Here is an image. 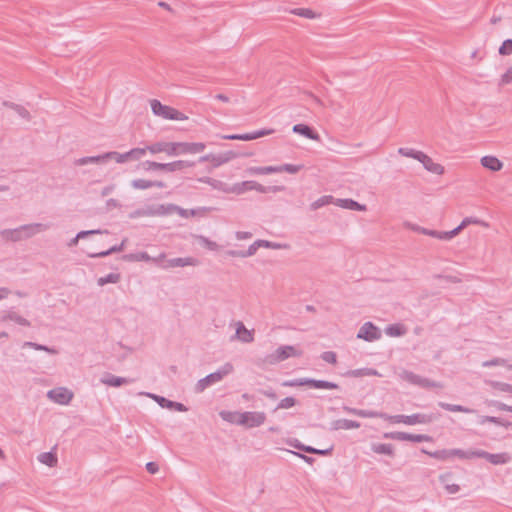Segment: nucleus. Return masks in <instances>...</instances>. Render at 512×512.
Listing matches in <instances>:
<instances>
[{
    "mask_svg": "<svg viewBox=\"0 0 512 512\" xmlns=\"http://www.w3.org/2000/svg\"><path fill=\"white\" fill-rule=\"evenodd\" d=\"M50 228V224L45 223H32L21 225L15 229H4L0 231V236L11 242H19L29 239L39 232L46 231Z\"/></svg>",
    "mask_w": 512,
    "mask_h": 512,
    "instance_id": "nucleus-1",
    "label": "nucleus"
},
{
    "mask_svg": "<svg viewBox=\"0 0 512 512\" xmlns=\"http://www.w3.org/2000/svg\"><path fill=\"white\" fill-rule=\"evenodd\" d=\"M470 223L481 224L485 227L488 226L487 223H485L481 220L467 217V218H464L462 220V222L451 231L441 232V231H437V230H430V229L420 228V227L417 228V231L421 232L424 235H428V236H431V237H434V238H437L440 240H450L453 237H455L456 235H458Z\"/></svg>",
    "mask_w": 512,
    "mask_h": 512,
    "instance_id": "nucleus-2",
    "label": "nucleus"
},
{
    "mask_svg": "<svg viewBox=\"0 0 512 512\" xmlns=\"http://www.w3.org/2000/svg\"><path fill=\"white\" fill-rule=\"evenodd\" d=\"M284 387H299V386H309L314 389H338L339 385L334 382L326 381V380H316L312 378H298L287 380L282 383Z\"/></svg>",
    "mask_w": 512,
    "mask_h": 512,
    "instance_id": "nucleus-3",
    "label": "nucleus"
},
{
    "mask_svg": "<svg viewBox=\"0 0 512 512\" xmlns=\"http://www.w3.org/2000/svg\"><path fill=\"white\" fill-rule=\"evenodd\" d=\"M152 112L163 119L168 120H185L187 117L175 108L163 105L159 100L153 99L150 101Z\"/></svg>",
    "mask_w": 512,
    "mask_h": 512,
    "instance_id": "nucleus-4",
    "label": "nucleus"
},
{
    "mask_svg": "<svg viewBox=\"0 0 512 512\" xmlns=\"http://www.w3.org/2000/svg\"><path fill=\"white\" fill-rule=\"evenodd\" d=\"M302 351L291 345H284L278 347L272 354L266 357V362L269 364H277L290 357H300Z\"/></svg>",
    "mask_w": 512,
    "mask_h": 512,
    "instance_id": "nucleus-5",
    "label": "nucleus"
},
{
    "mask_svg": "<svg viewBox=\"0 0 512 512\" xmlns=\"http://www.w3.org/2000/svg\"><path fill=\"white\" fill-rule=\"evenodd\" d=\"M401 378L410 384L419 386L421 388H443V384L437 381L430 380L428 378L417 375L411 371L404 370L401 373Z\"/></svg>",
    "mask_w": 512,
    "mask_h": 512,
    "instance_id": "nucleus-6",
    "label": "nucleus"
},
{
    "mask_svg": "<svg viewBox=\"0 0 512 512\" xmlns=\"http://www.w3.org/2000/svg\"><path fill=\"white\" fill-rule=\"evenodd\" d=\"M266 421L264 412H242L238 415L236 424L246 428H254L261 426Z\"/></svg>",
    "mask_w": 512,
    "mask_h": 512,
    "instance_id": "nucleus-7",
    "label": "nucleus"
},
{
    "mask_svg": "<svg viewBox=\"0 0 512 512\" xmlns=\"http://www.w3.org/2000/svg\"><path fill=\"white\" fill-rule=\"evenodd\" d=\"M391 419L395 423H404L407 425H415V424H428L431 423L436 417L433 414H421L416 413L412 415H395L392 416Z\"/></svg>",
    "mask_w": 512,
    "mask_h": 512,
    "instance_id": "nucleus-8",
    "label": "nucleus"
},
{
    "mask_svg": "<svg viewBox=\"0 0 512 512\" xmlns=\"http://www.w3.org/2000/svg\"><path fill=\"white\" fill-rule=\"evenodd\" d=\"M206 208L202 209H184L182 207H179L175 204H168V205H160L157 210V214L160 215H167L172 214L176 212L179 216L183 218H189L193 217L199 214L200 211H206Z\"/></svg>",
    "mask_w": 512,
    "mask_h": 512,
    "instance_id": "nucleus-9",
    "label": "nucleus"
},
{
    "mask_svg": "<svg viewBox=\"0 0 512 512\" xmlns=\"http://www.w3.org/2000/svg\"><path fill=\"white\" fill-rule=\"evenodd\" d=\"M381 337V332L377 326L372 322L364 323L357 333L358 339H363L368 342L378 340Z\"/></svg>",
    "mask_w": 512,
    "mask_h": 512,
    "instance_id": "nucleus-10",
    "label": "nucleus"
},
{
    "mask_svg": "<svg viewBox=\"0 0 512 512\" xmlns=\"http://www.w3.org/2000/svg\"><path fill=\"white\" fill-rule=\"evenodd\" d=\"M47 397L50 400L54 401L55 403H58L61 405H67L72 400L73 393L65 387H58V388L49 390L47 393Z\"/></svg>",
    "mask_w": 512,
    "mask_h": 512,
    "instance_id": "nucleus-11",
    "label": "nucleus"
},
{
    "mask_svg": "<svg viewBox=\"0 0 512 512\" xmlns=\"http://www.w3.org/2000/svg\"><path fill=\"white\" fill-rule=\"evenodd\" d=\"M274 133V129H261L250 133L244 134H230L222 136L223 139L226 140H242V141H251L258 139L260 137L268 136Z\"/></svg>",
    "mask_w": 512,
    "mask_h": 512,
    "instance_id": "nucleus-12",
    "label": "nucleus"
},
{
    "mask_svg": "<svg viewBox=\"0 0 512 512\" xmlns=\"http://www.w3.org/2000/svg\"><path fill=\"white\" fill-rule=\"evenodd\" d=\"M148 395L152 399H154L159 404V406L162 408H167V409L175 410L178 412H186L188 410V408L180 402H175V401L169 400L163 396H159V395H155V394H148Z\"/></svg>",
    "mask_w": 512,
    "mask_h": 512,
    "instance_id": "nucleus-13",
    "label": "nucleus"
},
{
    "mask_svg": "<svg viewBox=\"0 0 512 512\" xmlns=\"http://www.w3.org/2000/svg\"><path fill=\"white\" fill-rule=\"evenodd\" d=\"M197 259L193 257H177L166 260L162 265V269H169L175 267L195 266L197 265Z\"/></svg>",
    "mask_w": 512,
    "mask_h": 512,
    "instance_id": "nucleus-14",
    "label": "nucleus"
},
{
    "mask_svg": "<svg viewBox=\"0 0 512 512\" xmlns=\"http://www.w3.org/2000/svg\"><path fill=\"white\" fill-rule=\"evenodd\" d=\"M477 458L486 459L493 465H501L506 464L510 460V456L507 453H497L492 454L487 451L479 449V453L477 454Z\"/></svg>",
    "mask_w": 512,
    "mask_h": 512,
    "instance_id": "nucleus-15",
    "label": "nucleus"
},
{
    "mask_svg": "<svg viewBox=\"0 0 512 512\" xmlns=\"http://www.w3.org/2000/svg\"><path fill=\"white\" fill-rule=\"evenodd\" d=\"M418 161L423 164L427 171L433 174L441 175L444 173V167L438 163L433 162L432 158L426 155L424 152Z\"/></svg>",
    "mask_w": 512,
    "mask_h": 512,
    "instance_id": "nucleus-16",
    "label": "nucleus"
},
{
    "mask_svg": "<svg viewBox=\"0 0 512 512\" xmlns=\"http://www.w3.org/2000/svg\"><path fill=\"white\" fill-rule=\"evenodd\" d=\"M360 427V423L354 420L349 419H337L330 423V430L331 431H338V430H350V429H357Z\"/></svg>",
    "mask_w": 512,
    "mask_h": 512,
    "instance_id": "nucleus-17",
    "label": "nucleus"
},
{
    "mask_svg": "<svg viewBox=\"0 0 512 512\" xmlns=\"http://www.w3.org/2000/svg\"><path fill=\"white\" fill-rule=\"evenodd\" d=\"M1 321L2 322L12 321L18 325L25 326V327H29L31 325L29 320L22 317L21 315H19L18 313H16L13 310L3 311L2 315H1Z\"/></svg>",
    "mask_w": 512,
    "mask_h": 512,
    "instance_id": "nucleus-18",
    "label": "nucleus"
},
{
    "mask_svg": "<svg viewBox=\"0 0 512 512\" xmlns=\"http://www.w3.org/2000/svg\"><path fill=\"white\" fill-rule=\"evenodd\" d=\"M131 382H132V380L129 379V378L115 376V375H113L111 373H106L101 378V383H103V384H105L107 386H112V387H119V386H122L124 384H129Z\"/></svg>",
    "mask_w": 512,
    "mask_h": 512,
    "instance_id": "nucleus-19",
    "label": "nucleus"
},
{
    "mask_svg": "<svg viewBox=\"0 0 512 512\" xmlns=\"http://www.w3.org/2000/svg\"><path fill=\"white\" fill-rule=\"evenodd\" d=\"M180 152L182 154H196L202 152L206 145L202 142H180Z\"/></svg>",
    "mask_w": 512,
    "mask_h": 512,
    "instance_id": "nucleus-20",
    "label": "nucleus"
},
{
    "mask_svg": "<svg viewBox=\"0 0 512 512\" xmlns=\"http://www.w3.org/2000/svg\"><path fill=\"white\" fill-rule=\"evenodd\" d=\"M293 132L298 133L308 139L319 141V134L306 124H296L293 126Z\"/></svg>",
    "mask_w": 512,
    "mask_h": 512,
    "instance_id": "nucleus-21",
    "label": "nucleus"
},
{
    "mask_svg": "<svg viewBox=\"0 0 512 512\" xmlns=\"http://www.w3.org/2000/svg\"><path fill=\"white\" fill-rule=\"evenodd\" d=\"M195 162L187 160H176L173 162L165 163V172L183 171L186 168L193 167Z\"/></svg>",
    "mask_w": 512,
    "mask_h": 512,
    "instance_id": "nucleus-22",
    "label": "nucleus"
},
{
    "mask_svg": "<svg viewBox=\"0 0 512 512\" xmlns=\"http://www.w3.org/2000/svg\"><path fill=\"white\" fill-rule=\"evenodd\" d=\"M344 377L360 378L365 376H379L376 369L373 368H359L354 370H348L342 374Z\"/></svg>",
    "mask_w": 512,
    "mask_h": 512,
    "instance_id": "nucleus-23",
    "label": "nucleus"
},
{
    "mask_svg": "<svg viewBox=\"0 0 512 512\" xmlns=\"http://www.w3.org/2000/svg\"><path fill=\"white\" fill-rule=\"evenodd\" d=\"M335 204L341 208L354 210V211H366V205L360 204L353 199H336Z\"/></svg>",
    "mask_w": 512,
    "mask_h": 512,
    "instance_id": "nucleus-24",
    "label": "nucleus"
},
{
    "mask_svg": "<svg viewBox=\"0 0 512 512\" xmlns=\"http://www.w3.org/2000/svg\"><path fill=\"white\" fill-rule=\"evenodd\" d=\"M235 336L243 343H251L254 340L253 332L248 330L242 322H237Z\"/></svg>",
    "mask_w": 512,
    "mask_h": 512,
    "instance_id": "nucleus-25",
    "label": "nucleus"
},
{
    "mask_svg": "<svg viewBox=\"0 0 512 512\" xmlns=\"http://www.w3.org/2000/svg\"><path fill=\"white\" fill-rule=\"evenodd\" d=\"M236 157H238V154L234 151H226V152L218 154V155L213 154V158H212L213 167H218L220 165H223V164L235 159Z\"/></svg>",
    "mask_w": 512,
    "mask_h": 512,
    "instance_id": "nucleus-26",
    "label": "nucleus"
},
{
    "mask_svg": "<svg viewBox=\"0 0 512 512\" xmlns=\"http://www.w3.org/2000/svg\"><path fill=\"white\" fill-rule=\"evenodd\" d=\"M107 161V157H105V153L97 156H86L74 161L75 166H84L87 164H102Z\"/></svg>",
    "mask_w": 512,
    "mask_h": 512,
    "instance_id": "nucleus-27",
    "label": "nucleus"
},
{
    "mask_svg": "<svg viewBox=\"0 0 512 512\" xmlns=\"http://www.w3.org/2000/svg\"><path fill=\"white\" fill-rule=\"evenodd\" d=\"M481 164L486 169L491 171H500L503 167V163L494 156H484L481 158Z\"/></svg>",
    "mask_w": 512,
    "mask_h": 512,
    "instance_id": "nucleus-28",
    "label": "nucleus"
},
{
    "mask_svg": "<svg viewBox=\"0 0 512 512\" xmlns=\"http://www.w3.org/2000/svg\"><path fill=\"white\" fill-rule=\"evenodd\" d=\"M451 478H452V473H450V472L441 474L439 476V480L444 485L446 491L449 494H456L457 492H459L460 487L457 484L450 483Z\"/></svg>",
    "mask_w": 512,
    "mask_h": 512,
    "instance_id": "nucleus-29",
    "label": "nucleus"
},
{
    "mask_svg": "<svg viewBox=\"0 0 512 512\" xmlns=\"http://www.w3.org/2000/svg\"><path fill=\"white\" fill-rule=\"evenodd\" d=\"M431 437L424 434H411L407 432H401V436L399 437V441H410L415 443L427 442L431 441Z\"/></svg>",
    "mask_w": 512,
    "mask_h": 512,
    "instance_id": "nucleus-30",
    "label": "nucleus"
},
{
    "mask_svg": "<svg viewBox=\"0 0 512 512\" xmlns=\"http://www.w3.org/2000/svg\"><path fill=\"white\" fill-rule=\"evenodd\" d=\"M371 450L377 454H385L388 456H394V446L389 443H373Z\"/></svg>",
    "mask_w": 512,
    "mask_h": 512,
    "instance_id": "nucleus-31",
    "label": "nucleus"
},
{
    "mask_svg": "<svg viewBox=\"0 0 512 512\" xmlns=\"http://www.w3.org/2000/svg\"><path fill=\"white\" fill-rule=\"evenodd\" d=\"M218 380H217V377L214 375V373H210L209 375H207L206 377L200 379L196 386H195V391L197 393H201L203 392L208 386L214 384V383H217Z\"/></svg>",
    "mask_w": 512,
    "mask_h": 512,
    "instance_id": "nucleus-32",
    "label": "nucleus"
},
{
    "mask_svg": "<svg viewBox=\"0 0 512 512\" xmlns=\"http://www.w3.org/2000/svg\"><path fill=\"white\" fill-rule=\"evenodd\" d=\"M3 105L7 108L14 110L23 119L30 120V113L25 107L10 101H4Z\"/></svg>",
    "mask_w": 512,
    "mask_h": 512,
    "instance_id": "nucleus-33",
    "label": "nucleus"
},
{
    "mask_svg": "<svg viewBox=\"0 0 512 512\" xmlns=\"http://www.w3.org/2000/svg\"><path fill=\"white\" fill-rule=\"evenodd\" d=\"M279 169L276 166H264V167H249L246 172L250 175H267L272 173H278Z\"/></svg>",
    "mask_w": 512,
    "mask_h": 512,
    "instance_id": "nucleus-34",
    "label": "nucleus"
},
{
    "mask_svg": "<svg viewBox=\"0 0 512 512\" xmlns=\"http://www.w3.org/2000/svg\"><path fill=\"white\" fill-rule=\"evenodd\" d=\"M125 242H126V240L124 239L119 245H115L105 251H101V252H97V253H88V256L90 258H101V257L108 256L115 252H120L124 249Z\"/></svg>",
    "mask_w": 512,
    "mask_h": 512,
    "instance_id": "nucleus-35",
    "label": "nucleus"
},
{
    "mask_svg": "<svg viewBox=\"0 0 512 512\" xmlns=\"http://www.w3.org/2000/svg\"><path fill=\"white\" fill-rule=\"evenodd\" d=\"M122 259L125 261H144V262H150L152 257L147 252H137V253H130L125 254L122 256Z\"/></svg>",
    "mask_w": 512,
    "mask_h": 512,
    "instance_id": "nucleus-36",
    "label": "nucleus"
},
{
    "mask_svg": "<svg viewBox=\"0 0 512 512\" xmlns=\"http://www.w3.org/2000/svg\"><path fill=\"white\" fill-rule=\"evenodd\" d=\"M289 13L307 19H315L320 16V14L315 13L312 9L309 8H294L290 9Z\"/></svg>",
    "mask_w": 512,
    "mask_h": 512,
    "instance_id": "nucleus-37",
    "label": "nucleus"
},
{
    "mask_svg": "<svg viewBox=\"0 0 512 512\" xmlns=\"http://www.w3.org/2000/svg\"><path fill=\"white\" fill-rule=\"evenodd\" d=\"M438 405L450 412H462V413H474L475 411L473 409H470L468 407L457 405V404H449L446 402H439Z\"/></svg>",
    "mask_w": 512,
    "mask_h": 512,
    "instance_id": "nucleus-38",
    "label": "nucleus"
},
{
    "mask_svg": "<svg viewBox=\"0 0 512 512\" xmlns=\"http://www.w3.org/2000/svg\"><path fill=\"white\" fill-rule=\"evenodd\" d=\"M101 233H108V231L104 230H100V229H96V230H87V231H80L79 233H77V235L72 238L69 242H68V246L69 247H73V246H76L78 241L80 239H83L89 235H93V234H101Z\"/></svg>",
    "mask_w": 512,
    "mask_h": 512,
    "instance_id": "nucleus-39",
    "label": "nucleus"
},
{
    "mask_svg": "<svg viewBox=\"0 0 512 512\" xmlns=\"http://www.w3.org/2000/svg\"><path fill=\"white\" fill-rule=\"evenodd\" d=\"M342 409H343V411H345L349 414L357 415L359 417H364V418H372V417L378 416V413H376V412L351 408L349 406H343Z\"/></svg>",
    "mask_w": 512,
    "mask_h": 512,
    "instance_id": "nucleus-40",
    "label": "nucleus"
},
{
    "mask_svg": "<svg viewBox=\"0 0 512 512\" xmlns=\"http://www.w3.org/2000/svg\"><path fill=\"white\" fill-rule=\"evenodd\" d=\"M479 449L476 450H462V449H451L452 457H459L460 459H473L477 458Z\"/></svg>",
    "mask_w": 512,
    "mask_h": 512,
    "instance_id": "nucleus-41",
    "label": "nucleus"
},
{
    "mask_svg": "<svg viewBox=\"0 0 512 512\" xmlns=\"http://www.w3.org/2000/svg\"><path fill=\"white\" fill-rule=\"evenodd\" d=\"M422 452L437 460L445 461L452 458L451 449H442L434 452H429L425 449H422Z\"/></svg>",
    "mask_w": 512,
    "mask_h": 512,
    "instance_id": "nucleus-42",
    "label": "nucleus"
},
{
    "mask_svg": "<svg viewBox=\"0 0 512 512\" xmlns=\"http://www.w3.org/2000/svg\"><path fill=\"white\" fill-rule=\"evenodd\" d=\"M285 189L284 186H264L256 181H254L253 184V190L259 192V193H277L281 192Z\"/></svg>",
    "mask_w": 512,
    "mask_h": 512,
    "instance_id": "nucleus-43",
    "label": "nucleus"
},
{
    "mask_svg": "<svg viewBox=\"0 0 512 512\" xmlns=\"http://www.w3.org/2000/svg\"><path fill=\"white\" fill-rule=\"evenodd\" d=\"M39 462L49 466L54 467L57 464V456L53 452H44L39 454L38 456Z\"/></svg>",
    "mask_w": 512,
    "mask_h": 512,
    "instance_id": "nucleus-44",
    "label": "nucleus"
},
{
    "mask_svg": "<svg viewBox=\"0 0 512 512\" xmlns=\"http://www.w3.org/2000/svg\"><path fill=\"white\" fill-rule=\"evenodd\" d=\"M22 347L23 348L29 347V348H33L35 350L45 351V352H47L49 354H53V355L58 354V350L53 347H48L46 345H42V344L30 342V341L24 342Z\"/></svg>",
    "mask_w": 512,
    "mask_h": 512,
    "instance_id": "nucleus-45",
    "label": "nucleus"
},
{
    "mask_svg": "<svg viewBox=\"0 0 512 512\" xmlns=\"http://www.w3.org/2000/svg\"><path fill=\"white\" fill-rule=\"evenodd\" d=\"M253 184H254V181L252 180H249V181H243V182H240V183H236L233 188L231 189V191L233 193H236V194H243L244 192L246 191H251L253 190Z\"/></svg>",
    "mask_w": 512,
    "mask_h": 512,
    "instance_id": "nucleus-46",
    "label": "nucleus"
},
{
    "mask_svg": "<svg viewBox=\"0 0 512 512\" xmlns=\"http://www.w3.org/2000/svg\"><path fill=\"white\" fill-rule=\"evenodd\" d=\"M167 142L159 141L145 147L151 154L165 153Z\"/></svg>",
    "mask_w": 512,
    "mask_h": 512,
    "instance_id": "nucleus-47",
    "label": "nucleus"
},
{
    "mask_svg": "<svg viewBox=\"0 0 512 512\" xmlns=\"http://www.w3.org/2000/svg\"><path fill=\"white\" fill-rule=\"evenodd\" d=\"M120 274L119 273H110L104 277H100L97 280V283L99 286H104L108 283H118L120 281Z\"/></svg>",
    "mask_w": 512,
    "mask_h": 512,
    "instance_id": "nucleus-48",
    "label": "nucleus"
},
{
    "mask_svg": "<svg viewBox=\"0 0 512 512\" xmlns=\"http://www.w3.org/2000/svg\"><path fill=\"white\" fill-rule=\"evenodd\" d=\"M107 160L114 159L117 163H125L129 161L127 152L119 153L116 151H110L105 153Z\"/></svg>",
    "mask_w": 512,
    "mask_h": 512,
    "instance_id": "nucleus-49",
    "label": "nucleus"
},
{
    "mask_svg": "<svg viewBox=\"0 0 512 512\" xmlns=\"http://www.w3.org/2000/svg\"><path fill=\"white\" fill-rule=\"evenodd\" d=\"M233 371V365L231 363H225L221 368L217 371L213 372L217 377L218 382L221 381L225 376L230 374Z\"/></svg>",
    "mask_w": 512,
    "mask_h": 512,
    "instance_id": "nucleus-50",
    "label": "nucleus"
},
{
    "mask_svg": "<svg viewBox=\"0 0 512 512\" xmlns=\"http://www.w3.org/2000/svg\"><path fill=\"white\" fill-rule=\"evenodd\" d=\"M398 153L400 155H402V156L419 160L423 152L422 151H418V150H414V149H411V148H403V147H401V148L398 149Z\"/></svg>",
    "mask_w": 512,
    "mask_h": 512,
    "instance_id": "nucleus-51",
    "label": "nucleus"
},
{
    "mask_svg": "<svg viewBox=\"0 0 512 512\" xmlns=\"http://www.w3.org/2000/svg\"><path fill=\"white\" fill-rule=\"evenodd\" d=\"M332 201H333L332 196H322V197L318 198L316 201H314L313 203H311L310 208H311V210L315 211L325 205H328Z\"/></svg>",
    "mask_w": 512,
    "mask_h": 512,
    "instance_id": "nucleus-52",
    "label": "nucleus"
},
{
    "mask_svg": "<svg viewBox=\"0 0 512 512\" xmlns=\"http://www.w3.org/2000/svg\"><path fill=\"white\" fill-rule=\"evenodd\" d=\"M302 168H303V165H294V164H283L280 166H276V169H279L278 173L287 172L290 174L298 173Z\"/></svg>",
    "mask_w": 512,
    "mask_h": 512,
    "instance_id": "nucleus-53",
    "label": "nucleus"
},
{
    "mask_svg": "<svg viewBox=\"0 0 512 512\" xmlns=\"http://www.w3.org/2000/svg\"><path fill=\"white\" fill-rule=\"evenodd\" d=\"M131 186L135 189L145 190L153 187V184L151 180L134 179L131 181Z\"/></svg>",
    "mask_w": 512,
    "mask_h": 512,
    "instance_id": "nucleus-54",
    "label": "nucleus"
},
{
    "mask_svg": "<svg viewBox=\"0 0 512 512\" xmlns=\"http://www.w3.org/2000/svg\"><path fill=\"white\" fill-rule=\"evenodd\" d=\"M129 161L141 159L146 154L145 148H133L127 152Z\"/></svg>",
    "mask_w": 512,
    "mask_h": 512,
    "instance_id": "nucleus-55",
    "label": "nucleus"
},
{
    "mask_svg": "<svg viewBox=\"0 0 512 512\" xmlns=\"http://www.w3.org/2000/svg\"><path fill=\"white\" fill-rule=\"evenodd\" d=\"M296 403H297V400L294 397H291V396L285 397L282 400H280V402L276 406L275 410L289 409V408L295 406Z\"/></svg>",
    "mask_w": 512,
    "mask_h": 512,
    "instance_id": "nucleus-56",
    "label": "nucleus"
},
{
    "mask_svg": "<svg viewBox=\"0 0 512 512\" xmlns=\"http://www.w3.org/2000/svg\"><path fill=\"white\" fill-rule=\"evenodd\" d=\"M178 145H180V142H167L165 153L168 156H179V155H181L180 147Z\"/></svg>",
    "mask_w": 512,
    "mask_h": 512,
    "instance_id": "nucleus-57",
    "label": "nucleus"
},
{
    "mask_svg": "<svg viewBox=\"0 0 512 512\" xmlns=\"http://www.w3.org/2000/svg\"><path fill=\"white\" fill-rule=\"evenodd\" d=\"M386 333L390 336H402L405 333V329L402 325L394 324L387 327Z\"/></svg>",
    "mask_w": 512,
    "mask_h": 512,
    "instance_id": "nucleus-58",
    "label": "nucleus"
},
{
    "mask_svg": "<svg viewBox=\"0 0 512 512\" xmlns=\"http://www.w3.org/2000/svg\"><path fill=\"white\" fill-rule=\"evenodd\" d=\"M145 170H161L165 171V163H159L155 161H145L142 163Z\"/></svg>",
    "mask_w": 512,
    "mask_h": 512,
    "instance_id": "nucleus-59",
    "label": "nucleus"
},
{
    "mask_svg": "<svg viewBox=\"0 0 512 512\" xmlns=\"http://www.w3.org/2000/svg\"><path fill=\"white\" fill-rule=\"evenodd\" d=\"M196 238L199 240V242L204 245L207 249L211 251H215L218 249V244L214 241L209 240L207 237L198 235Z\"/></svg>",
    "mask_w": 512,
    "mask_h": 512,
    "instance_id": "nucleus-60",
    "label": "nucleus"
},
{
    "mask_svg": "<svg viewBox=\"0 0 512 512\" xmlns=\"http://www.w3.org/2000/svg\"><path fill=\"white\" fill-rule=\"evenodd\" d=\"M500 55L506 56L512 54V39L503 41L498 50Z\"/></svg>",
    "mask_w": 512,
    "mask_h": 512,
    "instance_id": "nucleus-61",
    "label": "nucleus"
},
{
    "mask_svg": "<svg viewBox=\"0 0 512 512\" xmlns=\"http://www.w3.org/2000/svg\"><path fill=\"white\" fill-rule=\"evenodd\" d=\"M240 413H237V412H230V411H221L219 413L220 417L227 421V422H230V423H236L237 419H238V415Z\"/></svg>",
    "mask_w": 512,
    "mask_h": 512,
    "instance_id": "nucleus-62",
    "label": "nucleus"
},
{
    "mask_svg": "<svg viewBox=\"0 0 512 512\" xmlns=\"http://www.w3.org/2000/svg\"><path fill=\"white\" fill-rule=\"evenodd\" d=\"M321 359L330 364L337 363V355L333 351H325L321 354Z\"/></svg>",
    "mask_w": 512,
    "mask_h": 512,
    "instance_id": "nucleus-63",
    "label": "nucleus"
},
{
    "mask_svg": "<svg viewBox=\"0 0 512 512\" xmlns=\"http://www.w3.org/2000/svg\"><path fill=\"white\" fill-rule=\"evenodd\" d=\"M492 386L501 391L512 394V385L504 382H493Z\"/></svg>",
    "mask_w": 512,
    "mask_h": 512,
    "instance_id": "nucleus-64",
    "label": "nucleus"
}]
</instances>
